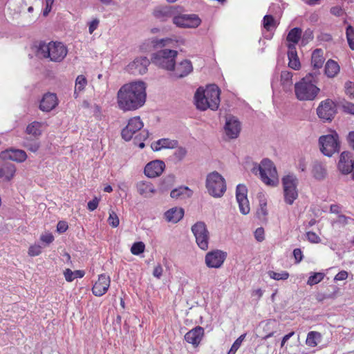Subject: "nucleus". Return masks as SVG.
<instances>
[{"mask_svg":"<svg viewBox=\"0 0 354 354\" xmlns=\"http://www.w3.org/2000/svg\"><path fill=\"white\" fill-rule=\"evenodd\" d=\"M147 85L141 80L122 85L117 93V104L123 111H131L141 108L146 102Z\"/></svg>","mask_w":354,"mask_h":354,"instance_id":"f257e3e1","label":"nucleus"},{"mask_svg":"<svg viewBox=\"0 0 354 354\" xmlns=\"http://www.w3.org/2000/svg\"><path fill=\"white\" fill-rule=\"evenodd\" d=\"M196 106L201 111L207 109L216 111L220 104V89L215 84L207 86L204 89L198 88L194 95Z\"/></svg>","mask_w":354,"mask_h":354,"instance_id":"f03ea898","label":"nucleus"},{"mask_svg":"<svg viewBox=\"0 0 354 354\" xmlns=\"http://www.w3.org/2000/svg\"><path fill=\"white\" fill-rule=\"evenodd\" d=\"M144 124L139 116L131 118L127 125L122 131V137L126 141L130 140L133 135L140 131L135 136L133 142L140 149H143L145 146L144 141L149 137V132L145 130H141Z\"/></svg>","mask_w":354,"mask_h":354,"instance_id":"7ed1b4c3","label":"nucleus"},{"mask_svg":"<svg viewBox=\"0 0 354 354\" xmlns=\"http://www.w3.org/2000/svg\"><path fill=\"white\" fill-rule=\"evenodd\" d=\"M37 54L44 58L49 59L51 62H61L68 54V48L59 41L43 42L39 45Z\"/></svg>","mask_w":354,"mask_h":354,"instance_id":"20e7f679","label":"nucleus"},{"mask_svg":"<svg viewBox=\"0 0 354 354\" xmlns=\"http://www.w3.org/2000/svg\"><path fill=\"white\" fill-rule=\"evenodd\" d=\"M294 91L298 100L313 101L318 95L320 89L313 81V76L309 74L295 84Z\"/></svg>","mask_w":354,"mask_h":354,"instance_id":"39448f33","label":"nucleus"},{"mask_svg":"<svg viewBox=\"0 0 354 354\" xmlns=\"http://www.w3.org/2000/svg\"><path fill=\"white\" fill-rule=\"evenodd\" d=\"M253 172L259 171L263 183L267 185L276 186L279 183V177L275 166L268 159H263L261 163L253 168Z\"/></svg>","mask_w":354,"mask_h":354,"instance_id":"423d86ee","label":"nucleus"},{"mask_svg":"<svg viewBox=\"0 0 354 354\" xmlns=\"http://www.w3.org/2000/svg\"><path fill=\"white\" fill-rule=\"evenodd\" d=\"M205 185L208 194L214 198L222 197L227 189L225 178L217 171L207 174Z\"/></svg>","mask_w":354,"mask_h":354,"instance_id":"0eeeda50","label":"nucleus"},{"mask_svg":"<svg viewBox=\"0 0 354 354\" xmlns=\"http://www.w3.org/2000/svg\"><path fill=\"white\" fill-rule=\"evenodd\" d=\"M177 56L178 51L165 48L153 53L151 56V61L158 67L171 71L174 68Z\"/></svg>","mask_w":354,"mask_h":354,"instance_id":"6e6552de","label":"nucleus"},{"mask_svg":"<svg viewBox=\"0 0 354 354\" xmlns=\"http://www.w3.org/2000/svg\"><path fill=\"white\" fill-rule=\"evenodd\" d=\"M319 145L322 153L328 157L338 153L340 149L339 135L333 131L330 134L324 135L319 138Z\"/></svg>","mask_w":354,"mask_h":354,"instance_id":"1a4fd4ad","label":"nucleus"},{"mask_svg":"<svg viewBox=\"0 0 354 354\" xmlns=\"http://www.w3.org/2000/svg\"><path fill=\"white\" fill-rule=\"evenodd\" d=\"M298 178L294 174H288L282 178L284 201L288 205H292L298 197Z\"/></svg>","mask_w":354,"mask_h":354,"instance_id":"9d476101","label":"nucleus"},{"mask_svg":"<svg viewBox=\"0 0 354 354\" xmlns=\"http://www.w3.org/2000/svg\"><path fill=\"white\" fill-rule=\"evenodd\" d=\"M191 230L198 247L202 250H207L209 248L210 234L206 224L203 221H198L192 226Z\"/></svg>","mask_w":354,"mask_h":354,"instance_id":"9b49d317","label":"nucleus"},{"mask_svg":"<svg viewBox=\"0 0 354 354\" xmlns=\"http://www.w3.org/2000/svg\"><path fill=\"white\" fill-rule=\"evenodd\" d=\"M172 22L178 28H196L201 25V19L196 14H175Z\"/></svg>","mask_w":354,"mask_h":354,"instance_id":"f8f14e48","label":"nucleus"},{"mask_svg":"<svg viewBox=\"0 0 354 354\" xmlns=\"http://www.w3.org/2000/svg\"><path fill=\"white\" fill-rule=\"evenodd\" d=\"M227 254L221 250H213L208 252L205 257V263L209 268H220L223 265Z\"/></svg>","mask_w":354,"mask_h":354,"instance_id":"ddd939ff","label":"nucleus"},{"mask_svg":"<svg viewBox=\"0 0 354 354\" xmlns=\"http://www.w3.org/2000/svg\"><path fill=\"white\" fill-rule=\"evenodd\" d=\"M223 131L227 139H236L241 133V124L236 117L233 115L226 116Z\"/></svg>","mask_w":354,"mask_h":354,"instance_id":"4468645a","label":"nucleus"},{"mask_svg":"<svg viewBox=\"0 0 354 354\" xmlns=\"http://www.w3.org/2000/svg\"><path fill=\"white\" fill-rule=\"evenodd\" d=\"M150 61L146 57H136L126 67L127 73L133 75H142L147 73Z\"/></svg>","mask_w":354,"mask_h":354,"instance_id":"2eb2a0df","label":"nucleus"},{"mask_svg":"<svg viewBox=\"0 0 354 354\" xmlns=\"http://www.w3.org/2000/svg\"><path fill=\"white\" fill-rule=\"evenodd\" d=\"M335 113V104L329 99L322 101L317 109V115L324 120H331Z\"/></svg>","mask_w":354,"mask_h":354,"instance_id":"dca6fc26","label":"nucleus"},{"mask_svg":"<svg viewBox=\"0 0 354 354\" xmlns=\"http://www.w3.org/2000/svg\"><path fill=\"white\" fill-rule=\"evenodd\" d=\"M248 189L244 185L239 184L236 189V198L241 214L246 215L250 212V208L247 197Z\"/></svg>","mask_w":354,"mask_h":354,"instance_id":"f3484780","label":"nucleus"},{"mask_svg":"<svg viewBox=\"0 0 354 354\" xmlns=\"http://www.w3.org/2000/svg\"><path fill=\"white\" fill-rule=\"evenodd\" d=\"M165 169V164L162 160H154L148 162L144 169L145 175L150 178L160 176Z\"/></svg>","mask_w":354,"mask_h":354,"instance_id":"a211bd4d","label":"nucleus"},{"mask_svg":"<svg viewBox=\"0 0 354 354\" xmlns=\"http://www.w3.org/2000/svg\"><path fill=\"white\" fill-rule=\"evenodd\" d=\"M193 71V66L190 60L183 59L177 64H175L174 68L171 71V75L174 78H183L187 76Z\"/></svg>","mask_w":354,"mask_h":354,"instance_id":"6ab92c4d","label":"nucleus"},{"mask_svg":"<svg viewBox=\"0 0 354 354\" xmlns=\"http://www.w3.org/2000/svg\"><path fill=\"white\" fill-rule=\"evenodd\" d=\"M111 283L109 276L102 274L98 277L97 281L95 283L92 288V292L94 295L101 297L104 295L108 290Z\"/></svg>","mask_w":354,"mask_h":354,"instance_id":"aec40b11","label":"nucleus"},{"mask_svg":"<svg viewBox=\"0 0 354 354\" xmlns=\"http://www.w3.org/2000/svg\"><path fill=\"white\" fill-rule=\"evenodd\" d=\"M59 104L57 96L54 93H45L39 104V109L44 112H50Z\"/></svg>","mask_w":354,"mask_h":354,"instance_id":"412c9836","label":"nucleus"},{"mask_svg":"<svg viewBox=\"0 0 354 354\" xmlns=\"http://www.w3.org/2000/svg\"><path fill=\"white\" fill-rule=\"evenodd\" d=\"M176 13V8L174 6H158L156 7L153 10V15L157 19L165 21L169 18H172Z\"/></svg>","mask_w":354,"mask_h":354,"instance_id":"4be33fe9","label":"nucleus"},{"mask_svg":"<svg viewBox=\"0 0 354 354\" xmlns=\"http://www.w3.org/2000/svg\"><path fill=\"white\" fill-rule=\"evenodd\" d=\"M0 158L3 160H10L18 162H22L27 158L26 152L21 149H10L2 151Z\"/></svg>","mask_w":354,"mask_h":354,"instance_id":"5701e85b","label":"nucleus"},{"mask_svg":"<svg viewBox=\"0 0 354 354\" xmlns=\"http://www.w3.org/2000/svg\"><path fill=\"white\" fill-rule=\"evenodd\" d=\"M353 162L351 153L348 151H343L339 156L337 165L338 169L343 174L351 173Z\"/></svg>","mask_w":354,"mask_h":354,"instance_id":"b1692460","label":"nucleus"},{"mask_svg":"<svg viewBox=\"0 0 354 354\" xmlns=\"http://www.w3.org/2000/svg\"><path fill=\"white\" fill-rule=\"evenodd\" d=\"M204 335V329L201 326H196L187 332L185 335V339L194 346H197Z\"/></svg>","mask_w":354,"mask_h":354,"instance_id":"393cba45","label":"nucleus"},{"mask_svg":"<svg viewBox=\"0 0 354 354\" xmlns=\"http://www.w3.org/2000/svg\"><path fill=\"white\" fill-rule=\"evenodd\" d=\"M311 174L315 180H324L328 174L326 165L319 161H315L311 166Z\"/></svg>","mask_w":354,"mask_h":354,"instance_id":"a878e982","label":"nucleus"},{"mask_svg":"<svg viewBox=\"0 0 354 354\" xmlns=\"http://www.w3.org/2000/svg\"><path fill=\"white\" fill-rule=\"evenodd\" d=\"M136 187L138 194L145 198L150 197L156 193L153 185L147 180H141L136 183Z\"/></svg>","mask_w":354,"mask_h":354,"instance_id":"bb28decb","label":"nucleus"},{"mask_svg":"<svg viewBox=\"0 0 354 354\" xmlns=\"http://www.w3.org/2000/svg\"><path fill=\"white\" fill-rule=\"evenodd\" d=\"M184 216V209L181 207H174L164 214L165 220L169 223H177L179 222Z\"/></svg>","mask_w":354,"mask_h":354,"instance_id":"cd10ccee","label":"nucleus"},{"mask_svg":"<svg viewBox=\"0 0 354 354\" xmlns=\"http://www.w3.org/2000/svg\"><path fill=\"white\" fill-rule=\"evenodd\" d=\"M178 146V142L169 138H162L151 143V147L153 151H158L162 149H174Z\"/></svg>","mask_w":354,"mask_h":354,"instance_id":"c85d7f7f","label":"nucleus"},{"mask_svg":"<svg viewBox=\"0 0 354 354\" xmlns=\"http://www.w3.org/2000/svg\"><path fill=\"white\" fill-rule=\"evenodd\" d=\"M301 36V29L299 28H294L290 30L288 32L286 41H287V47L290 48V47H292V48H296V46L298 44L299 39Z\"/></svg>","mask_w":354,"mask_h":354,"instance_id":"c756f323","label":"nucleus"},{"mask_svg":"<svg viewBox=\"0 0 354 354\" xmlns=\"http://www.w3.org/2000/svg\"><path fill=\"white\" fill-rule=\"evenodd\" d=\"M288 49V66L294 70H299L301 67V64L297 55V48L290 47Z\"/></svg>","mask_w":354,"mask_h":354,"instance_id":"7c9ffc66","label":"nucleus"},{"mask_svg":"<svg viewBox=\"0 0 354 354\" xmlns=\"http://www.w3.org/2000/svg\"><path fill=\"white\" fill-rule=\"evenodd\" d=\"M192 191L187 187H180L173 189L170 193V196L175 199H183L191 197Z\"/></svg>","mask_w":354,"mask_h":354,"instance_id":"2f4dec72","label":"nucleus"},{"mask_svg":"<svg viewBox=\"0 0 354 354\" xmlns=\"http://www.w3.org/2000/svg\"><path fill=\"white\" fill-rule=\"evenodd\" d=\"M44 123L34 121L30 123L26 129V133L28 135L37 138L42 133V127Z\"/></svg>","mask_w":354,"mask_h":354,"instance_id":"473e14b6","label":"nucleus"},{"mask_svg":"<svg viewBox=\"0 0 354 354\" xmlns=\"http://www.w3.org/2000/svg\"><path fill=\"white\" fill-rule=\"evenodd\" d=\"M154 45L160 46H176L185 44V39L180 38L174 39L172 38H164L156 39L153 41Z\"/></svg>","mask_w":354,"mask_h":354,"instance_id":"72a5a7b5","label":"nucleus"},{"mask_svg":"<svg viewBox=\"0 0 354 354\" xmlns=\"http://www.w3.org/2000/svg\"><path fill=\"white\" fill-rule=\"evenodd\" d=\"M292 73L288 71H283L281 73V85L286 92L291 90L292 85Z\"/></svg>","mask_w":354,"mask_h":354,"instance_id":"f704fd0d","label":"nucleus"},{"mask_svg":"<svg viewBox=\"0 0 354 354\" xmlns=\"http://www.w3.org/2000/svg\"><path fill=\"white\" fill-rule=\"evenodd\" d=\"M87 85V80L83 75H80L76 77L74 90V97L77 98Z\"/></svg>","mask_w":354,"mask_h":354,"instance_id":"c9c22d12","label":"nucleus"},{"mask_svg":"<svg viewBox=\"0 0 354 354\" xmlns=\"http://www.w3.org/2000/svg\"><path fill=\"white\" fill-rule=\"evenodd\" d=\"M324 62L323 51L315 49L312 53L311 64L314 68H320Z\"/></svg>","mask_w":354,"mask_h":354,"instance_id":"e433bc0d","label":"nucleus"},{"mask_svg":"<svg viewBox=\"0 0 354 354\" xmlns=\"http://www.w3.org/2000/svg\"><path fill=\"white\" fill-rule=\"evenodd\" d=\"M322 336L320 333L317 331H310L308 333L306 339V344L310 347H315L322 341Z\"/></svg>","mask_w":354,"mask_h":354,"instance_id":"4c0bfd02","label":"nucleus"},{"mask_svg":"<svg viewBox=\"0 0 354 354\" xmlns=\"http://www.w3.org/2000/svg\"><path fill=\"white\" fill-rule=\"evenodd\" d=\"M339 72V66L338 64L332 60L329 59L325 66V73L329 77H335Z\"/></svg>","mask_w":354,"mask_h":354,"instance_id":"58836bf2","label":"nucleus"},{"mask_svg":"<svg viewBox=\"0 0 354 354\" xmlns=\"http://www.w3.org/2000/svg\"><path fill=\"white\" fill-rule=\"evenodd\" d=\"M0 171L3 174L4 180H10L15 176L16 168L13 164L6 163L3 165V166L1 168H0Z\"/></svg>","mask_w":354,"mask_h":354,"instance_id":"ea45409f","label":"nucleus"},{"mask_svg":"<svg viewBox=\"0 0 354 354\" xmlns=\"http://www.w3.org/2000/svg\"><path fill=\"white\" fill-rule=\"evenodd\" d=\"M85 272L83 270L72 271L69 268L66 269L64 272L65 279L68 282H71L76 278H82Z\"/></svg>","mask_w":354,"mask_h":354,"instance_id":"a19ab883","label":"nucleus"},{"mask_svg":"<svg viewBox=\"0 0 354 354\" xmlns=\"http://www.w3.org/2000/svg\"><path fill=\"white\" fill-rule=\"evenodd\" d=\"M263 26L267 31H272L277 27L278 23L273 16L267 15L263 17Z\"/></svg>","mask_w":354,"mask_h":354,"instance_id":"79ce46f5","label":"nucleus"},{"mask_svg":"<svg viewBox=\"0 0 354 354\" xmlns=\"http://www.w3.org/2000/svg\"><path fill=\"white\" fill-rule=\"evenodd\" d=\"M324 272H312L308 277L307 284L309 286L317 284L324 279Z\"/></svg>","mask_w":354,"mask_h":354,"instance_id":"37998d69","label":"nucleus"},{"mask_svg":"<svg viewBox=\"0 0 354 354\" xmlns=\"http://www.w3.org/2000/svg\"><path fill=\"white\" fill-rule=\"evenodd\" d=\"M268 276L274 280H286L289 277V274L286 271H281V272H276L274 271H268Z\"/></svg>","mask_w":354,"mask_h":354,"instance_id":"c03bdc74","label":"nucleus"},{"mask_svg":"<svg viewBox=\"0 0 354 354\" xmlns=\"http://www.w3.org/2000/svg\"><path fill=\"white\" fill-rule=\"evenodd\" d=\"M174 182V177L173 176H168L165 178L160 183V190L162 192L167 191L169 188H170Z\"/></svg>","mask_w":354,"mask_h":354,"instance_id":"a18cd8bd","label":"nucleus"},{"mask_svg":"<svg viewBox=\"0 0 354 354\" xmlns=\"http://www.w3.org/2000/svg\"><path fill=\"white\" fill-rule=\"evenodd\" d=\"M346 39L351 49L354 50V28L348 25L346 30Z\"/></svg>","mask_w":354,"mask_h":354,"instance_id":"49530a36","label":"nucleus"},{"mask_svg":"<svg viewBox=\"0 0 354 354\" xmlns=\"http://www.w3.org/2000/svg\"><path fill=\"white\" fill-rule=\"evenodd\" d=\"M145 250V245L142 241L134 243L131 248V252L134 255H140Z\"/></svg>","mask_w":354,"mask_h":354,"instance_id":"de8ad7c7","label":"nucleus"},{"mask_svg":"<svg viewBox=\"0 0 354 354\" xmlns=\"http://www.w3.org/2000/svg\"><path fill=\"white\" fill-rule=\"evenodd\" d=\"M245 337V334L241 335L239 338H237L235 342L232 345L230 351H228L227 354H235L236 351L241 346L243 339Z\"/></svg>","mask_w":354,"mask_h":354,"instance_id":"09e8293b","label":"nucleus"},{"mask_svg":"<svg viewBox=\"0 0 354 354\" xmlns=\"http://www.w3.org/2000/svg\"><path fill=\"white\" fill-rule=\"evenodd\" d=\"M109 224L113 227H117L120 224V220L116 213L111 210L107 220Z\"/></svg>","mask_w":354,"mask_h":354,"instance_id":"8fccbe9b","label":"nucleus"},{"mask_svg":"<svg viewBox=\"0 0 354 354\" xmlns=\"http://www.w3.org/2000/svg\"><path fill=\"white\" fill-rule=\"evenodd\" d=\"M42 248L38 244L30 245L28 249V254L30 257H36L41 253Z\"/></svg>","mask_w":354,"mask_h":354,"instance_id":"3c124183","label":"nucleus"},{"mask_svg":"<svg viewBox=\"0 0 354 354\" xmlns=\"http://www.w3.org/2000/svg\"><path fill=\"white\" fill-rule=\"evenodd\" d=\"M306 238L308 241L312 243H319L321 242V239L319 236L314 232H306Z\"/></svg>","mask_w":354,"mask_h":354,"instance_id":"603ef678","label":"nucleus"},{"mask_svg":"<svg viewBox=\"0 0 354 354\" xmlns=\"http://www.w3.org/2000/svg\"><path fill=\"white\" fill-rule=\"evenodd\" d=\"M100 24V20L97 18L93 19L88 23V32L92 34L97 28Z\"/></svg>","mask_w":354,"mask_h":354,"instance_id":"864d4df0","label":"nucleus"},{"mask_svg":"<svg viewBox=\"0 0 354 354\" xmlns=\"http://www.w3.org/2000/svg\"><path fill=\"white\" fill-rule=\"evenodd\" d=\"M345 90L346 94L351 97L354 98V83L347 82L345 84Z\"/></svg>","mask_w":354,"mask_h":354,"instance_id":"5fc2aeb1","label":"nucleus"},{"mask_svg":"<svg viewBox=\"0 0 354 354\" xmlns=\"http://www.w3.org/2000/svg\"><path fill=\"white\" fill-rule=\"evenodd\" d=\"M342 109L345 113L354 115V104L346 102L343 104Z\"/></svg>","mask_w":354,"mask_h":354,"instance_id":"6e6d98bb","label":"nucleus"},{"mask_svg":"<svg viewBox=\"0 0 354 354\" xmlns=\"http://www.w3.org/2000/svg\"><path fill=\"white\" fill-rule=\"evenodd\" d=\"M254 237L259 242H261L264 240V230L263 227H258L254 232Z\"/></svg>","mask_w":354,"mask_h":354,"instance_id":"4d7b16f0","label":"nucleus"},{"mask_svg":"<svg viewBox=\"0 0 354 354\" xmlns=\"http://www.w3.org/2000/svg\"><path fill=\"white\" fill-rule=\"evenodd\" d=\"M257 214L259 216H265L268 214L266 201H260V207L257 210Z\"/></svg>","mask_w":354,"mask_h":354,"instance_id":"13d9d810","label":"nucleus"},{"mask_svg":"<svg viewBox=\"0 0 354 354\" xmlns=\"http://www.w3.org/2000/svg\"><path fill=\"white\" fill-rule=\"evenodd\" d=\"M40 239L42 242L49 244L54 240V236L51 233H46L41 236Z\"/></svg>","mask_w":354,"mask_h":354,"instance_id":"bf43d9fd","label":"nucleus"},{"mask_svg":"<svg viewBox=\"0 0 354 354\" xmlns=\"http://www.w3.org/2000/svg\"><path fill=\"white\" fill-rule=\"evenodd\" d=\"M100 202V198L95 197L92 201H89L87 204L88 209L90 211H94L97 209Z\"/></svg>","mask_w":354,"mask_h":354,"instance_id":"052dcab7","label":"nucleus"},{"mask_svg":"<svg viewBox=\"0 0 354 354\" xmlns=\"http://www.w3.org/2000/svg\"><path fill=\"white\" fill-rule=\"evenodd\" d=\"M163 272L162 267L160 264H158L154 267L153 271V276L157 279H160Z\"/></svg>","mask_w":354,"mask_h":354,"instance_id":"680f3d73","label":"nucleus"},{"mask_svg":"<svg viewBox=\"0 0 354 354\" xmlns=\"http://www.w3.org/2000/svg\"><path fill=\"white\" fill-rule=\"evenodd\" d=\"M348 272L345 270H342L339 272L334 278L335 281H343L347 279L348 277Z\"/></svg>","mask_w":354,"mask_h":354,"instance_id":"e2e57ef3","label":"nucleus"},{"mask_svg":"<svg viewBox=\"0 0 354 354\" xmlns=\"http://www.w3.org/2000/svg\"><path fill=\"white\" fill-rule=\"evenodd\" d=\"M68 229V224L65 221H59L57 225V230L59 233L65 232Z\"/></svg>","mask_w":354,"mask_h":354,"instance_id":"0e129e2a","label":"nucleus"},{"mask_svg":"<svg viewBox=\"0 0 354 354\" xmlns=\"http://www.w3.org/2000/svg\"><path fill=\"white\" fill-rule=\"evenodd\" d=\"M187 154V150L183 147L178 148L176 151V156L177 158L182 160L185 157Z\"/></svg>","mask_w":354,"mask_h":354,"instance_id":"69168bd1","label":"nucleus"},{"mask_svg":"<svg viewBox=\"0 0 354 354\" xmlns=\"http://www.w3.org/2000/svg\"><path fill=\"white\" fill-rule=\"evenodd\" d=\"M293 256L297 263H299L303 258L302 252L299 248H296L293 250Z\"/></svg>","mask_w":354,"mask_h":354,"instance_id":"338daca9","label":"nucleus"},{"mask_svg":"<svg viewBox=\"0 0 354 354\" xmlns=\"http://www.w3.org/2000/svg\"><path fill=\"white\" fill-rule=\"evenodd\" d=\"M347 141L352 149H354V131L348 133L347 136Z\"/></svg>","mask_w":354,"mask_h":354,"instance_id":"774afa93","label":"nucleus"}]
</instances>
